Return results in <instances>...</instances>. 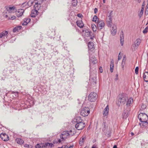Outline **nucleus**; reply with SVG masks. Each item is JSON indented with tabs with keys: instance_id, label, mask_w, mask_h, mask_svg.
<instances>
[{
	"instance_id": "obj_1",
	"label": "nucleus",
	"mask_w": 148,
	"mask_h": 148,
	"mask_svg": "<svg viewBox=\"0 0 148 148\" xmlns=\"http://www.w3.org/2000/svg\"><path fill=\"white\" fill-rule=\"evenodd\" d=\"M126 97L123 94H120L117 97L116 103L118 106H120L121 104H125L126 100Z\"/></svg>"
},
{
	"instance_id": "obj_2",
	"label": "nucleus",
	"mask_w": 148,
	"mask_h": 148,
	"mask_svg": "<svg viewBox=\"0 0 148 148\" xmlns=\"http://www.w3.org/2000/svg\"><path fill=\"white\" fill-rule=\"evenodd\" d=\"M139 120L141 121H147L148 120V116L145 113H141L138 116Z\"/></svg>"
},
{
	"instance_id": "obj_3",
	"label": "nucleus",
	"mask_w": 148,
	"mask_h": 148,
	"mask_svg": "<svg viewBox=\"0 0 148 148\" xmlns=\"http://www.w3.org/2000/svg\"><path fill=\"white\" fill-rule=\"evenodd\" d=\"M89 113V108L87 107H85L80 112V114L82 116H88Z\"/></svg>"
},
{
	"instance_id": "obj_4",
	"label": "nucleus",
	"mask_w": 148,
	"mask_h": 148,
	"mask_svg": "<svg viewBox=\"0 0 148 148\" xmlns=\"http://www.w3.org/2000/svg\"><path fill=\"white\" fill-rule=\"evenodd\" d=\"M97 95L96 93L92 92L88 96V100L91 101H94L96 99Z\"/></svg>"
},
{
	"instance_id": "obj_5",
	"label": "nucleus",
	"mask_w": 148,
	"mask_h": 148,
	"mask_svg": "<svg viewBox=\"0 0 148 148\" xmlns=\"http://www.w3.org/2000/svg\"><path fill=\"white\" fill-rule=\"evenodd\" d=\"M75 128L78 130H82L85 127L84 123H77L75 125Z\"/></svg>"
},
{
	"instance_id": "obj_6",
	"label": "nucleus",
	"mask_w": 148,
	"mask_h": 148,
	"mask_svg": "<svg viewBox=\"0 0 148 148\" xmlns=\"http://www.w3.org/2000/svg\"><path fill=\"white\" fill-rule=\"evenodd\" d=\"M97 27L98 29L101 30L104 27L105 24L103 21H97Z\"/></svg>"
},
{
	"instance_id": "obj_7",
	"label": "nucleus",
	"mask_w": 148,
	"mask_h": 148,
	"mask_svg": "<svg viewBox=\"0 0 148 148\" xmlns=\"http://www.w3.org/2000/svg\"><path fill=\"white\" fill-rule=\"evenodd\" d=\"M1 139L4 141H7L9 139V136L5 133H2L0 135Z\"/></svg>"
},
{
	"instance_id": "obj_8",
	"label": "nucleus",
	"mask_w": 148,
	"mask_h": 148,
	"mask_svg": "<svg viewBox=\"0 0 148 148\" xmlns=\"http://www.w3.org/2000/svg\"><path fill=\"white\" fill-rule=\"evenodd\" d=\"M141 42V40L139 38L137 39L135 42L134 46L133 47H135L134 49V50L135 51L137 49V47L140 45Z\"/></svg>"
},
{
	"instance_id": "obj_9",
	"label": "nucleus",
	"mask_w": 148,
	"mask_h": 148,
	"mask_svg": "<svg viewBox=\"0 0 148 148\" xmlns=\"http://www.w3.org/2000/svg\"><path fill=\"white\" fill-rule=\"evenodd\" d=\"M130 111V110L129 109L127 110H124L122 114L123 118L126 119L128 117L129 115Z\"/></svg>"
},
{
	"instance_id": "obj_10",
	"label": "nucleus",
	"mask_w": 148,
	"mask_h": 148,
	"mask_svg": "<svg viewBox=\"0 0 148 148\" xmlns=\"http://www.w3.org/2000/svg\"><path fill=\"white\" fill-rule=\"evenodd\" d=\"M109 106L107 105L104 110L103 114L104 116H107L108 115Z\"/></svg>"
},
{
	"instance_id": "obj_11",
	"label": "nucleus",
	"mask_w": 148,
	"mask_h": 148,
	"mask_svg": "<svg viewBox=\"0 0 148 148\" xmlns=\"http://www.w3.org/2000/svg\"><path fill=\"white\" fill-rule=\"evenodd\" d=\"M7 10L9 12H14L16 11L15 7L14 6H10L7 8Z\"/></svg>"
},
{
	"instance_id": "obj_12",
	"label": "nucleus",
	"mask_w": 148,
	"mask_h": 148,
	"mask_svg": "<svg viewBox=\"0 0 148 148\" xmlns=\"http://www.w3.org/2000/svg\"><path fill=\"white\" fill-rule=\"evenodd\" d=\"M38 9H39L35 8V10H32L31 14V16L32 17H35L37 15L38 13V12L37 11V10Z\"/></svg>"
},
{
	"instance_id": "obj_13",
	"label": "nucleus",
	"mask_w": 148,
	"mask_h": 148,
	"mask_svg": "<svg viewBox=\"0 0 148 148\" xmlns=\"http://www.w3.org/2000/svg\"><path fill=\"white\" fill-rule=\"evenodd\" d=\"M90 63H92L93 64H95L97 63V60L96 59L95 57L94 56H90Z\"/></svg>"
},
{
	"instance_id": "obj_14",
	"label": "nucleus",
	"mask_w": 148,
	"mask_h": 148,
	"mask_svg": "<svg viewBox=\"0 0 148 148\" xmlns=\"http://www.w3.org/2000/svg\"><path fill=\"white\" fill-rule=\"evenodd\" d=\"M117 27L116 25H114L112 27V29L111 30V34L113 35H114L116 34V32Z\"/></svg>"
},
{
	"instance_id": "obj_15",
	"label": "nucleus",
	"mask_w": 148,
	"mask_h": 148,
	"mask_svg": "<svg viewBox=\"0 0 148 148\" xmlns=\"http://www.w3.org/2000/svg\"><path fill=\"white\" fill-rule=\"evenodd\" d=\"M24 12V10L23 9H21L18 10L16 13L17 16L19 17L23 15Z\"/></svg>"
},
{
	"instance_id": "obj_16",
	"label": "nucleus",
	"mask_w": 148,
	"mask_h": 148,
	"mask_svg": "<svg viewBox=\"0 0 148 148\" xmlns=\"http://www.w3.org/2000/svg\"><path fill=\"white\" fill-rule=\"evenodd\" d=\"M53 146V144L49 143H46L45 144H43L42 145V147H52Z\"/></svg>"
},
{
	"instance_id": "obj_17",
	"label": "nucleus",
	"mask_w": 148,
	"mask_h": 148,
	"mask_svg": "<svg viewBox=\"0 0 148 148\" xmlns=\"http://www.w3.org/2000/svg\"><path fill=\"white\" fill-rule=\"evenodd\" d=\"M8 33V32L6 31H4L1 32L0 34V38H4L5 37H7Z\"/></svg>"
},
{
	"instance_id": "obj_18",
	"label": "nucleus",
	"mask_w": 148,
	"mask_h": 148,
	"mask_svg": "<svg viewBox=\"0 0 148 148\" xmlns=\"http://www.w3.org/2000/svg\"><path fill=\"white\" fill-rule=\"evenodd\" d=\"M141 123H140L139 124L142 127H147L148 126V123L147 121H141Z\"/></svg>"
},
{
	"instance_id": "obj_19",
	"label": "nucleus",
	"mask_w": 148,
	"mask_h": 148,
	"mask_svg": "<svg viewBox=\"0 0 148 148\" xmlns=\"http://www.w3.org/2000/svg\"><path fill=\"white\" fill-rule=\"evenodd\" d=\"M86 136L85 135H84L82 136V138H81L79 141V144L81 146L83 145L84 143V140L86 139Z\"/></svg>"
},
{
	"instance_id": "obj_20",
	"label": "nucleus",
	"mask_w": 148,
	"mask_h": 148,
	"mask_svg": "<svg viewBox=\"0 0 148 148\" xmlns=\"http://www.w3.org/2000/svg\"><path fill=\"white\" fill-rule=\"evenodd\" d=\"M121 34L120 35V40L121 45L123 46L124 42V35L123 31L121 32Z\"/></svg>"
},
{
	"instance_id": "obj_21",
	"label": "nucleus",
	"mask_w": 148,
	"mask_h": 148,
	"mask_svg": "<svg viewBox=\"0 0 148 148\" xmlns=\"http://www.w3.org/2000/svg\"><path fill=\"white\" fill-rule=\"evenodd\" d=\"M88 47L89 49L93 50L94 49V46L93 43L92 42H89L88 43Z\"/></svg>"
},
{
	"instance_id": "obj_22",
	"label": "nucleus",
	"mask_w": 148,
	"mask_h": 148,
	"mask_svg": "<svg viewBox=\"0 0 148 148\" xmlns=\"http://www.w3.org/2000/svg\"><path fill=\"white\" fill-rule=\"evenodd\" d=\"M143 78L145 81L148 82V72H145L144 73Z\"/></svg>"
},
{
	"instance_id": "obj_23",
	"label": "nucleus",
	"mask_w": 148,
	"mask_h": 148,
	"mask_svg": "<svg viewBox=\"0 0 148 148\" xmlns=\"http://www.w3.org/2000/svg\"><path fill=\"white\" fill-rule=\"evenodd\" d=\"M76 23L77 26L80 28H82L83 27L84 25L82 21H77L76 22Z\"/></svg>"
},
{
	"instance_id": "obj_24",
	"label": "nucleus",
	"mask_w": 148,
	"mask_h": 148,
	"mask_svg": "<svg viewBox=\"0 0 148 148\" xmlns=\"http://www.w3.org/2000/svg\"><path fill=\"white\" fill-rule=\"evenodd\" d=\"M16 141L18 143L21 145L24 143L23 140L20 138H17L16 139Z\"/></svg>"
},
{
	"instance_id": "obj_25",
	"label": "nucleus",
	"mask_w": 148,
	"mask_h": 148,
	"mask_svg": "<svg viewBox=\"0 0 148 148\" xmlns=\"http://www.w3.org/2000/svg\"><path fill=\"white\" fill-rule=\"evenodd\" d=\"M31 21V19L30 18H25V22L23 23L22 25H26L28 23H29Z\"/></svg>"
},
{
	"instance_id": "obj_26",
	"label": "nucleus",
	"mask_w": 148,
	"mask_h": 148,
	"mask_svg": "<svg viewBox=\"0 0 148 148\" xmlns=\"http://www.w3.org/2000/svg\"><path fill=\"white\" fill-rule=\"evenodd\" d=\"M76 122L77 123H83L82 122V120L81 119V117L77 116L76 117Z\"/></svg>"
},
{
	"instance_id": "obj_27",
	"label": "nucleus",
	"mask_w": 148,
	"mask_h": 148,
	"mask_svg": "<svg viewBox=\"0 0 148 148\" xmlns=\"http://www.w3.org/2000/svg\"><path fill=\"white\" fill-rule=\"evenodd\" d=\"M133 102V100L132 99L130 98L128 100L126 105L127 106H130V104L132 103Z\"/></svg>"
},
{
	"instance_id": "obj_28",
	"label": "nucleus",
	"mask_w": 148,
	"mask_h": 148,
	"mask_svg": "<svg viewBox=\"0 0 148 148\" xmlns=\"http://www.w3.org/2000/svg\"><path fill=\"white\" fill-rule=\"evenodd\" d=\"M103 125L104 127V129H103V130L104 132L106 133V131L108 130V128H107V126H106L105 123H103L102 124Z\"/></svg>"
},
{
	"instance_id": "obj_29",
	"label": "nucleus",
	"mask_w": 148,
	"mask_h": 148,
	"mask_svg": "<svg viewBox=\"0 0 148 148\" xmlns=\"http://www.w3.org/2000/svg\"><path fill=\"white\" fill-rule=\"evenodd\" d=\"M85 32L86 33L85 35L87 36H89L91 35V34L92 33L91 32L89 31L88 30H85Z\"/></svg>"
},
{
	"instance_id": "obj_30",
	"label": "nucleus",
	"mask_w": 148,
	"mask_h": 148,
	"mask_svg": "<svg viewBox=\"0 0 148 148\" xmlns=\"http://www.w3.org/2000/svg\"><path fill=\"white\" fill-rule=\"evenodd\" d=\"M91 27L93 32H95L96 31L97 28L95 25L92 24Z\"/></svg>"
},
{
	"instance_id": "obj_31",
	"label": "nucleus",
	"mask_w": 148,
	"mask_h": 148,
	"mask_svg": "<svg viewBox=\"0 0 148 148\" xmlns=\"http://www.w3.org/2000/svg\"><path fill=\"white\" fill-rule=\"evenodd\" d=\"M144 5H145V4H144V3H143V4L142 5V7L141 8V10H140V15H141V16H142L143 14V10H144L143 7L144 6Z\"/></svg>"
},
{
	"instance_id": "obj_32",
	"label": "nucleus",
	"mask_w": 148,
	"mask_h": 148,
	"mask_svg": "<svg viewBox=\"0 0 148 148\" xmlns=\"http://www.w3.org/2000/svg\"><path fill=\"white\" fill-rule=\"evenodd\" d=\"M62 135L63 136H68L69 134V131H65L63 132L62 133Z\"/></svg>"
},
{
	"instance_id": "obj_33",
	"label": "nucleus",
	"mask_w": 148,
	"mask_h": 148,
	"mask_svg": "<svg viewBox=\"0 0 148 148\" xmlns=\"http://www.w3.org/2000/svg\"><path fill=\"white\" fill-rule=\"evenodd\" d=\"M107 25L108 26H111L112 24V21L111 20H107Z\"/></svg>"
},
{
	"instance_id": "obj_34",
	"label": "nucleus",
	"mask_w": 148,
	"mask_h": 148,
	"mask_svg": "<svg viewBox=\"0 0 148 148\" xmlns=\"http://www.w3.org/2000/svg\"><path fill=\"white\" fill-rule=\"evenodd\" d=\"M18 29H20V27H14L13 29V32H16L17 31Z\"/></svg>"
},
{
	"instance_id": "obj_35",
	"label": "nucleus",
	"mask_w": 148,
	"mask_h": 148,
	"mask_svg": "<svg viewBox=\"0 0 148 148\" xmlns=\"http://www.w3.org/2000/svg\"><path fill=\"white\" fill-rule=\"evenodd\" d=\"M148 31V26L143 31V33L144 34L146 33Z\"/></svg>"
},
{
	"instance_id": "obj_36",
	"label": "nucleus",
	"mask_w": 148,
	"mask_h": 148,
	"mask_svg": "<svg viewBox=\"0 0 148 148\" xmlns=\"http://www.w3.org/2000/svg\"><path fill=\"white\" fill-rule=\"evenodd\" d=\"M69 136H72L73 135H74V133L73 132H72V130H70L69 131Z\"/></svg>"
},
{
	"instance_id": "obj_37",
	"label": "nucleus",
	"mask_w": 148,
	"mask_h": 148,
	"mask_svg": "<svg viewBox=\"0 0 148 148\" xmlns=\"http://www.w3.org/2000/svg\"><path fill=\"white\" fill-rule=\"evenodd\" d=\"M107 20H111L112 21V17L110 15H109L108 16V17L107 18Z\"/></svg>"
},
{
	"instance_id": "obj_38",
	"label": "nucleus",
	"mask_w": 148,
	"mask_h": 148,
	"mask_svg": "<svg viewBox=\"0 0 148 148\" xmlns=\"http://www.w3.org/2000/svg\"><path fill=\"white\" fill-rule=\"evenodd\" d=\"M98 19V17L96 16H94V17L93 18V21H95V22L97 21V19Z\"/></svg>"
},
{
	"instance_id": "obj_39",
	"label": "nucleus",
	"mask_w": 148,
	"mask_h": 148,
	"mask_svg": "<svg viewBox=\"0 0 148 148\" xmlns=\"http://www.w3.org/2000/svg\"><path fill=\"white\" fill-rule=\"evenodd\" d=\"M138 67L137 66L136 67L135 69V73L136 74H137L138 73Z\"/></svg>"
},
{
	"instance_id": "obj_40",
	"label": "nucleus",
	"mask_w": 148,
	"mask_h": 148,
	"mask_svg": "<svg viewBox=\"0 0 148 148\" xmlns=\"http://www.w3.org/2000/svg\"><path fill=\"white\" fill-rule=\"evenodd\" d=\"M110 67H114V62L113 60H112L110 62Z\"/></svg>"
},
{
	"instance_id": "obj_41",
	"label": "nucleus",
	"mask_w": 148,
	"mask_h": 148,
	"mask_svg": "<svg viewBox=\"0 0 148 148\" xmlns=\"http://www.w3.org/2000/svg\"><path fill=\"white\" fill-rule=\"evenodd\" d=\"M36 148H41V146L38 144H37L35 146Z\"/></svg>"
},
{
	"instance_id": "obj_42",
	"label": "nucleus",
	"mask_w": 148,
	"mask_h": 148,
	"mask_svg": "<svg viewBox=\"0 0 148 148\" xmlns=\"http://www.w3.org/2000/svg\"><path fill=\"white\" fill-rule=\"evenodd\" d=\"M12 93H15V96L17 97L18 96V92H14V91H12Z\"/></svg>"
},
{
	"instance_id": "obj_43",
	"label": "nucleus",
	"mask_w": 148,
	"mask_h": 148,
	"mask_svg": "<svg viewBox=\"0 0 148 148\" xmlns=\"http://www.w3.org/2000/svg\"><path fill=\"white\" fill-rule=\"evenodd\" d=\"M121 58H122V56H121V55L120 54V53H119V56H118V60H120L121 59Z\"/></svg>"
},
{
	"instance_id": "obj_44",
	"label": "nucleus",
	"mask_w": 148,
	"mask_h": 148,
	"mask_svg": "<svg viewBox=\"0 0 148 148\" xmlns=\"http://www.w3.org/2000/svg\"><path fill=\"white\" fill-rule=\"evenodd\" d=\"M16 17L15 16H11V18H10V19H11L12 20H14L16 18Z\"/></svg>"
},
{
	"instance_id": "obj_45",
	"label": "nucleus",
	"mask_w": 148,
	"mask_h": 148,
	"mask_svg": "<svg viewBox=\"0 0 148 148\" xmlns=\"http://www.w3.org/2000/svg\"><path fill=\"white\" fill-rule=\"evenodd\" d=\"M98 11V9L97 8H95L94 9V12L95 13H96Z\"/></svg>"
},
{
	"instance_id": "obj_46",
	"label": "nucleus",
	"mask_w": 148,
	"mask_h": 148,
	"mask_svg": "<svg viewBox=\"0 0 148 148\" xmlns=\"http://www.w3.org/2000/svg\"><path fill=\"white\" fill-rule=\"evenodd\" d=\"M113 68L114 67H110V71H111V72H113Z\"/></svg>"
},
{
	"instance_id": "obj_47",
	"label": "nucleus",
	"mask_w": 148,
	"mask_h": 148,
	"mask_svg": "<svg viewBox=\"0 0 148 148\" xmlns=\"http://www.w3.org/2000/svg\"><path fill=\"white\" fill-rule=\"evenodd\" d=\"M77 16L79 17H81L82 16V14H79L77 15Z\"/></svg>"
},
{
	"instance_id": "obj_48",
	"label": "nucleus",
	"mask_w": 148,
	"mask_h": 148,
	"mask_svg": "<svg viewBox=\"0 0 148 148\" xmlns=\"http://www.w3.org/2000/svg\"><path fill=\"white\" fill-rule=\"evenodd\" d=\"M125 64V63H123V62H122L121 66H122V68H123Z\"/></svg>"
},
{
	"instance_id": "obj_49",
	"label": "nucleus",
	"mask_w": 148,
	"mask_h": 148,
	"mask_svg": "<svg viewBox=\"0 0 148 148\" xmlns=\"http://www.w3.org/2000/svg\"><path fill=\"white\" fill-rule=\"evenodd\" d=\"M100 71L101 73H102L103 72V70L102 69V67H100L99 68Z\"/></svg>"
},
{
	"instance_id": "obj_50",
	"label": "nucleus",
	"mask_w": 148,
	"mask_h": 148,
	"mask_svg": "<svg viewBox=\"0 0 148 148\" xmlns=\"http://www.w3.org/2000/svg\"><path fill=\"white\" fill-rule=\"evenodd\" d=\"M24 147H29V145L27 144H25Z\"/></svg>"
},
{
	"instance_id": "obj_51",
	"label": "nucleus",
	"mask_w": 148,
	"mask_h": 148,
	"mask_svg": "<svg viewBox=\"0 0 148 148\" xmlns=\"http://www.w3.org/2000/svg\"><path fill=\"white\" fill-rule=\"evenodd\" d=\"M57 143V141H56V140H54L53 142V144H55L56 143Z\"/></svg>"
},
{
	"instance_id": "obj_52",
	"label": "nucleus",
	"mask_w": 148,
	"mask_h": 148,
	"mask_svg": "<svg viewBox=\"0 0 148 148\" xmlns=\"http://www.w3.org/2000/svg\"><path fill=\"white\" fill-rule=\"evenodd\" d=\"M63 136L62 135H62H61L60 136V138L61 139H62L63 140L64 138H63Z\"/></svg>"
},
{
	"instance_id": "obj_53",
	"label": "nucleus",
	"mask_w": 148,
	"mask_h": 148,
	"mask_svg": "<svg viewBox=\"0 0 148 148\" xmlns=\"http://www.w3.org/2000/svg\"><path fill=\"white\" fill-rule=\"evenodd\" d=\"M145 14L147 15L148 14V11H145Z\"/></svg>"
},
{
	"instance_id": "obj_54",
	"label": "nucleus",
	"mask_w": 148,
	"mask_h": 148,
	"mask_svg": "<svg viewBox=\"0 0 148 148\" xmlns=\"http://www.w3.org/2000/svg\"><path fill=\"white\" fill-rule=\"evenodd\" d=\"M147 144H148V142H145V143H144V145H147Z\"/></svg>"
},
{
	"instance_id": "obj_55",
	"label": "nucleus",
	"mask_w": 148,
	"mask_h": 148,
	"mask_svg": "<svg viewBox=\"0 0 148 148\" xmlns=\"http://www.w3.org/2000/svg\"><path fill=\"white\" fill-rule=\"evenodd\" d=\"M73 146H70L69 147V148H73Z\"/></svg>"
},
{
	"instance_id": "obj_56",
	"label": "nucleus",
	"mask_w": 148,
	"mask_h": 148,
	"mask_svg": "<svg viewBox=\"0 0 148 148\" xmlns=\"http://www.w3.org/2000/svg\"><path fill=\"white\" fill-rule=\"evenodd\" d=\"M117 148V147L116 145H114L113 147V148Z\"/></svg>"
},
{
	"instance_id": "obj_57",
	"label": "nucleus",
	"mask_w": 148,
	"mask_h": 148,
	"mask_svg": "<svg viewBox=\"0 0 148 148\" xmlns=\"http://www.w3.org/2000/svg\"><path fill=\"white\" fill-rule=\"evenodd\" d=\"M122 62H123V63H125V60H124V59H123Z\"/></svg>"
},
{
	"instance_id": "obj_58",
	"label": "nucleus",
	"mask_w": 148,
	"mask_h": 148,
	"mask_svg": "<svg viewBox=\"0 0 148 148\" xmlns=\"http://www.w3.org/2000/svg\"><path fill=\"white\" fill-rule=\"evenodd\" d=\"M58 141L59 143H60L61 142V140H60V139H59L58 140Z\"/></svg>"
},
{
	"instance_id": "obj_59",
	"label": "nucleus",
	"mask_w": 148,
	"mask_h": 148,
	"mask_svg": "<svg viewBox=\"0 0 148 148\" xmlns=\"http://www.w3.org/2000/svg\"><path fill=\"white\" fill-rule=\"evenodd\" d=\"M118 77V74H116V78H117Z\"/></svg>"
},
{
	"instance_id": "obj_60",
	"label": "nucleus",
	"mask_w": 148,
	"mask_h": 148,
	"mask_svg": "<svg viewBox=\"0 0 148 148\" xmlns=\"http://www.w3.org/2000/svg\"><path fill=\"white\" fill-rule=\"evenodd\" d=\"M68 147L67 146H66V145L64 147V148H67Z\"/></svg>"
},
{
	"instance_id": "obj_61",
	"label": "nucleus",
	"mask_w": 148,
	"mask_h": 148,
	"mask_svg": "<svg viewBox=\"0 0 148 148\" xmlns=\"http://www.w3.org/2000/svg\"><path fill=\"white\" fill-rule=\"evenodd\" d=\"M131 134L132 135H133L134 134V133L132 132H131Z\"/></svg>"
},
{
	"instance_id": "obj_62",
	"label": "nucleus",
	"mask_w": 148,
	"mask_h": 148,
	"mask_svg": "<svg viewBox=\"0 0 148 148\" xmlns=\"http://www.w3.org/2000/svg\"><path fill=\"white\" fill-rule=\"evenodd\" d=\"M63 148V146H62V147H58V148Z\"/></svg>"
},
{
	"instance_id": "obj_63",
	"label": "nucleus",
	"mask_w": 148,
	"mask_h": 148,
	"mask_svg": "<svg viewBox=\"0 0 148 148\" xmlns=\"http://www.w3.org/2000/svg\"><path fill=\"white\" fill-rule=\"evenodd\" d=\"M108 135H109V134L110 133V132H109V131H108Z\"/></svg>"
},
{
	"instance_id": "obj_64",
	"label": "nucleus",
	"mask_w": 148,
	"mask_h": 148,
	"mask_svg": "<svg viewBox=\"0 0 148 148\" xmlns=\"http://www.w3.org/2000/svg\"><path fill=\"white\" fill-rule=\"evenodd\" d=\"M118 79L117 78H116V79H115V80L116 81V80H118Z\"/></svg>"
}]
</instances>
